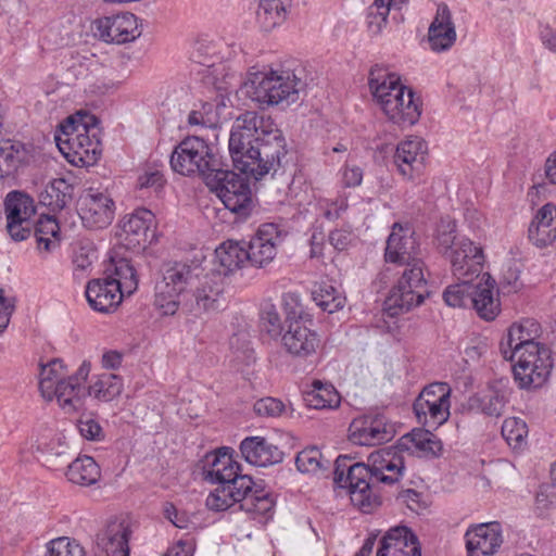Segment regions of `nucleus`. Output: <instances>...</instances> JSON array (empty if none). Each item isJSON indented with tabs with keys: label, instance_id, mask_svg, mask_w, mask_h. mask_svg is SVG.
Here are the masks:
<instances>
[{
	"label": "nucleus",
	"instance_id": "f257e3e1",
	"mask_svg": "<svg viewBox=\"0 0 556 556\" xmlns=\"http://www.w3.org/2000/svg\"><path fill=\"white\" fill-rule=\"evenodd\" d=\"M229 153L236 169L258 180L280 166L285 138L269 116L245 112L232 124Z\"/></svg>",
	"mask_w": 556,
	"mask_h": 556
},
{
	"label": "nucleus",
	"instance_id": "f03ea898",
	"mask_svg": "<svg viewBox=\"0 0 556 556\" xmlns=\"http://www.w3.org/2000/svg\"><path fill=\"white\" fill-rule=\"evenodd\" d=\"M404 468L402 456L392 450L372 452L367 465H349L346 457H339L336 460L333 481L340 488H346L352 503L368 513L378 503V496L374 492L375 483L397 482Z\"/></svg>",
	"mask_w": 556,
	"mask_h": 556
},
{
	"label": "nucleus",
	"instance_id": "7ed1b4c3",
	"mask_svg": "<svg viewBox=\"0 0 556 556\" xmlns=\"http://www.w3.org/2000/svg\"><path fill=\"white\" fill-rule=\"evenodd\" d=\"M99 127L93 115L76 113L68 116L55 131L60 152L75 166H91L101 154Z\"/></svg>",
	"mask_w": 556,
	"mask_h": 556
},
{
	"label": "nucleus",
	"instance_id": "20e7f679",
	"mask_svg": "<svg viewBox=\"0 0 556 556\" xmlns=\"http://www.w3.org/2000/svg\"><path fill=\"white\" fill-rule=\"evenodd\" d=\"M223 48V43L201 38L194 42L190 59L197 65L193 71L204 85L226 92L241 85V76L237 68L224 61Z\"/></svg>",
	"mask_w": 556,
	"mask_h": 556
},
{
	"label": "nucleus",
	"instance_id": "39448f33",
	"mask_svg": "<svg viewBox=\"0 0 556 556\" xmlns=\"http://www.w3.org/2000/svg\"><path fill=\"white\" fill-rule=\"evenodd\" d=\"M303 84L290 70L250 73L247 93L260 105H290L299 99Z\"/></svg>",
	"mask_w": 556,
	"mask_h": 556
},
{
	"label": "nucleus",
	"instance_id": "423d86ee",
	"mask_svg": "<svg viewBox=\"0 0 556 556\" xmlns=\"http://www.w3.org/2000/svg\"><path fill=\"white\" fill-rule=\"evenodd\" d=\"M204 269L197 262H169L163 267V278L155 288V306L163 315H174L180 296L188 298Z\"/></svg>",
	"mask_w": 556,
	"mask_h": 556
},
{
	"label": "nucleus",
	"instance_id": "0eeeda50",
	"mask_svg": "<svg viewBox=\"0 0 556 556\" xmlns=\"http://www.w3.org/2000/svg\"><path fill=\"white\" fill-rule=\"evenodd\" d=\"M174 172L184 176H199L205 184L212 180L220 167L208 144L199 137L184 139L170 155Z\"/></svg>",
	"mask_w": 556,
	"mask_h": 556
},
{
	"label": "nucleus",
	"instance_id": "6e6552de",
	"mask_svg": "<svg viewBox=\"0 0 556 556\" xmlns=\"http://www.w3.org/2000/svg\"><path fill=\"white\" fill-rule=\"evenodd\" d=\"M425 269V263H413L412 266L404 267L384 301L390 316L408 312L424 303L429 295Z\"/></svg>",
	"mask_w": 556,
	"mask_h": 556
},
{
	"label": "nucleus",
	"instance_id": "1a4fd4ad",
	"mask_svg": "<svg viewBox=\"0 0 556 556\" xmlns=\"http://www.w3.org/2000/svg\"><path fill=\"white\" fill-rule=\"evenodd\" d=\"M513 366L516 382L522 389L540 388L548 379L552 353L544 344H530L525 351L514 354Z\"/></svg>",
	"mask_w": 556,
	"mask_h": 556
},
{
	"label": "nucleus",
	"instance_id": "9d476101",
	"mask_svg": "<svg viewBox=\"0 0 556 556\" xmlns=\"http://www.w3.org/2000/svg\"><path fill=\"white\" fill-rule=\"evenodd\" d=\"M248 176L243 177L219 167L206 185L216 193L226 208L245 217L252 205V191Z\"/></svg>",
	"mask_w": 556,
	"mask_h": 556
},
{
	"label": "nucleus",
	"instance_id": "9b49d317",
	"mask_svg": "<svg viewBox=\"0 0 556 556\" xmlns=\"http://www.w3.org/2000/svg\"><path fill=\"white\" fill-rule=\"evenodd\" d=\"M116 205L106 188L90 186L78 199V214L83 225L89 229H103L115 217Z\"/></svg>",
	"mask_w": 556,
	"mask_h": 556
},
{
	"label": "nucleus",
	"instance_id": "f8f14e48",
	"mask_svg": "<svg viewBox=\"0 0 556 556\" xmlns=\"http://www.w3.org/2000/svg\"><path fill=\"white\" fill-rule=\"evenodd\" d=\"M451 389L447 383L435 382L426 387L414 402V412L420 424L437 429L450 417Z\"/></svg>",
	"mask_w": 556,
	"mask_h": 556
},
{
	"label": "nucleus",
	"instance_id": "ddd939ff",
	"mask_svg": "<svg viewBox=\"0 0 556 556\" xmlns=\"http://www.w3.org/2000/svg\"><path fill=\"white\" fill-rule=\"evenodd\" d=\"M119 238L132 251H143L156 237V219L147 208H138L119 220Z\"/></svg>",
	"mask_w": 556,
	"mask_h": 556
},
{
	"label": "nucleus",
	"instance_id": "4468645a",
	"mask_svg": "<svg viewBox=\"0 0 556 556\" xmlns=\"http://www.w3.org/2000/svg\"><path fill=\"white\" fill-rule=\"evenodd\" d=\"M224 447L205 457L204 478L206 481L218 484H229L236 490H251L252 479L247 475L240 473V465L232 458Z\"/></svg>",
	"mask_w": 556,
	"mask_h": 556
},
{
	"label": "nucleus",
	"instance_id": "2eb2a0df",
	"mask_svg": "<svg viewBox=\"0 0 556 556\" xmlns=\"http://www.w3.org/2000/svg\"><path fill=\"white\" fill-rule=\"evenodd\" d=\"M384 261L404 267H409L413 263H424L419 242L408 223L392 225L384 249Z\"/></svg>",
	"mask_w": 556,
	"mask_h": 556
},
{
	"label": "nucleus",
	"instance_id": "dca6fc26",
	"mask_svg": "<svg viewBox=\"0 0 556 556\" xmlns=\"http://www.w3.org/2000/svg\"><path fill=\"white\" fill-rule=\"evenodd\" d=\"M226 285L227 281L222 275L203 273L186 299V302L197 313L218 311L226 303Z\"/></svg>",
	"mask_w": 556,
	"mask_h": 556
},
{
	"label": "nucleus",
	"instance_id": "f3484780",
	"mask_svg": "<svg viewBox=\"0 0 556 556\" xmlns=\"http://www.w3.org/2000/svg\"><path fill=\"white\" fill-rule=\"evenodd\" d=\"M7 229L14 241L26 240L33 229L34 201L26 194L13 191L5 199Z\"/></svg>",
	"mask_w": 556,
	"mask_h": 556
},
{
	"label": "nucleus",
	"instance_id": "a211bd4d",
	"mask_svg": "<svg viewBox=\"0 0 556 556\" xmlns=\"http://www.w3.org/2000/svg\"><path fill=\"white\" fill-rule=\"evenodd\" d=\"M394 428L381 414H369L354 418L349 427V438L354 444L377 445L390 441Z\"/></svg>",
	"mask_w": 556,
	"mask_h": 556
},
{
	"label": "nucleus",
	"instance_id": "6ab92c4d",
	"mask_svg": "<svg viewBox=\"0 0 556 556\" xmlns=\"http://www.w3.org/2000/svg\"><path fill=\"white\" fill-rule=\"evenodd\" d=\"M427 154L426 141L420 137L409 136L397 144L394 163L405 179L415 180L425 169Z\"/></svg>",
	"mask_w": 556,
	"mask_h": 556
},
{
	"label": "nucleus",
	"instance_id": "aec40b11",
	"mask_svg": "<svg viewBox=\"0 0 556 556\" xmlns=\"http://www.w3.org/2000/svg\"><path fill=\"white\" fill-rule=\"evenodd\" d=\"M282 241V231L275 223L261 225L247 244L248 262L255 267H264L271 263L277 254V247Z\"/></svg>",
	"mask_w": 556,
	"mask_h": 556
},
{
	"label": "nucleus",
	"instance_id": "412c9836",
	"mask_svg": "<svg viewBox=\"0 0 556 556\" xmlns=\"http://www.w3.org/2000/svg\"><path fill=\"white\" fill-rule=\"evenodd\" d=\"M452 270L457 279H471L482 270L484 254L482 248L466 237H460L456 248L448 253Z\"/></svg>",
	"mask_w": 556,
	"mask_h": 556
},
{
	"label": "nucleus",
	"instance_id": "4be33fe9",
	"mask_svg": "<svg viewBox=\"0 0 556 556\" xmlns=\"http://www.w3.org/2000/svg\"><path fill=\"white\" fill-rule=\"evenodd\" d=\"M469 556H492L503 543L502 528L498 522L471 526L465 533Z\"/></svg>",
	"mask_w": 556,
	"mask_h": 556
},
{
	"label": "nucleus",
	"instance_id": "5701e85b",
	"mask_svg": "<svg viewBox=\"0 0 556 556\" xmlns=\"http://www.w3.org/2000/svg\"><path fill=\"white\" fill-rule=\"evenodd\" d=\"M97 29L101 39L117 45L134 41L141 35L137 16L129 12L100 18Z\"/></svg>",
	"mask_w": 556,
	"mask_h": 556
},
{
	"label": "nucleus",
	"instance_id": "b1692460",
	"mask_svg": "<svg viewBox=\"0 0 556 556\" xmlns=\"http://www.w3.org/2000/svg\"><path fill=\"white\" fill-rule=\"evenodd\" d=\"M91 370L89 362H84L76 374L70 376L64 383L59 386L55 390L53 400L58 402L60 407L66 413H73L78 410L83 406L84 399L88 394L85 388V381L87 380Z\"/></svg>",
	"mask_w": 556,
	"mask_h": 556
},
{
	"label": "nucleus",
	"instance_id": "393cba45",
	"mask_svg": "<svg viewBox=\"0 0 556 556\" xmlns=\"http://www.w3.org/2000/svg\"><path fill=\"white\" fill-rule=\"evenodd\" d=\"M542 332L541 325L531 318L514 323L507 332L506 341L501 342V352L506 359H514V354L525 351L530 344H540L536 339Z\"/></svg>",
	"mask_w": 556,
	"mask_h": 556
},
{
	"label": "nucleus",
	"instance_id": "a878e982",
	"mask_svg": "<svg viewBox=\"0 0 556 556\" xmlns=\"http://www.w3.org/2000/svg\"><path fill=\"white\" fill-rule=\"evenodd\" d=\"M368 84L372 97L381 110L384 109V101L394 102L400 97L397 93H406V90L409 89V87L402 84L399 74L380 65L371 67Z\"/></svg>",
	"mask_w": 556,
	"mask_h": 556
},
{
	"label": "nucleus",
	"instance_id": "bb28decb",
	"mask_svg": "<svg viewBox=\"0 0 556 556\" xmlns=\"http://www.w3.org/2000/svg\"><path fill=\"white\" fill-rule=\"evenodd\" d=\"M471 306L484 320H494L501 312L496 282L489 274H483L473 283Z\"/></svg>",
	"mask_w": 556,
	"mask_h": 556
},
{
	"label": "nucleus",
	"instance_id": "cd10ccee",
	"mask_svg": "<svg viewBox=\"0 0 556 556\" xmlns=\"http://www.w3.org/2000/svg\"><path fill=\"white\" fill-rule=\"evenodd\" d=\"M507 403L508 390L498 384H489L472 394L467 401V406L472 413L498 418L504 413Z\"/></svg>",
	"mask_w": 556,
	"mask_h": 556
},
{
	"label": "nucleus",
	"instance_id": "c85d7f7f",
	"mask_svg": "<svg viewBox=\"0 0 556 556\" xmlns=\"http://www.w3.org/2000/svg\"><path fill=\"white\" fill-rule=\"evenodd\" d=\"M456 36L451 10L445 3H440L428 30L430 48L435 52L446 51L455 43Z\"/></svg>",
	"mask_w": 556,
	"mask_h": 556
},
{
	"label": "nucleus",
	"instance_id": "c756f323",
	"mask_svg": "<svg viewBox=\"0 0 556 556\" xmlns=\"http://www.w3.org/2000/svg\"><path fill=\"white\" fill-rule=\"evenodd\" d=\"M416 535L407 527L390 529L381 539L377 556H420Z\"/></svg>",
	"mask_w": 556,
	"mask_h": 556
},
{
	"label": "nucleus",
	"instance_id": "7c9ffc66",
	"mask_svg": "<svg viewBox=\"0 0 556 556\" xmlns=\"http://www.w3.org/2000/svg\"><path fill=\"white\" fill-rule=\"evenodd\" d=\"M240 452L249 464L258 467L278 464L283 458V453L277 445L258 435L243 439L240 443Z\"/></svg>",
	"mask_w": 556,
	"mask_h": 556
},
{
	"label": "nucleus",
	"instance_id": "2f4dec72",
	"mask_svg": "<svg viewBox=\"0 0 556 556\" xmlns=\"http://www.w3.org/2000/svg\"><path fill=\"white\" fill-rule=\"evenodd\" d=\"M85 293L89 305L101 313L117 307L124 298L122 291L106 276L89 281Z\"/></svg>",
	"mask_w": 556,
	"mask_h": 556
},
{
	"label": "nucleus",
	"instance_id": "473e14b6",
	"mask_svg": "<svg viewBox=\"0 0 556 556\" xmlns=\"http://www.w3.org/2000/svg\"><path fill=\"white\" fill-rule=\"evenodd\" d=\"M249 258L247 243L227 240L219 244L214 252V270L226 279L228 274L241 268Z\"/></svg>",
	"mask_w": 556,
	"mask_h": 556
},
{
	"label": "nucleus",
	"instance_id": "72a5a7b5",
	"mask_svg": "<svg viewBox=\"0 0 556 556\" xmlns=\"http://www.w3.org/2000/svg\"><path fill=\"white\" fill-rule=\"evenodd\" d=\"M528 235L530 241L539 248L547 247L556 240L555 204L546 203L538 210L529 226Z\"/></svg>",
	"mask_w": 556,
	"mask_h": 556
},
{
	"label": "nucleus",
	"instance_id": "f704fd0d",
	"mask_svg": "<svg viewBox=\"0 0 556 556\" xmlns=\"http://www.w3.org/2000/svg\"><path fill=\"white\" fill-rule=\"evenodd\" d=\"M318 334L300 321H292L288 331L282 336L286 350L298 357H308L319 346Z\"/></svg>",
	"mask_w": 556,
	"mask_h": 556
},
{
	"label": "nucleus",
	"instance_id": "c9c22d12",
	"mask_svg": "<svg viewBox=\"0 0 556 556\" xmlns=\"http://www.w3.org/2000/svg\"><path fill=\"white\" fill-rule=\"evenodd\" d=\"M399 94V99H395L394 102L384 101L382 112L392 123L401 127L412 126L420 117L419 103L410 88L406 90V93Z\"/></svg>",
	"mask_w": 556,
	"mask_h": 556
},
{
	"label": "nucleus",
	"instance_id": "e433bc0d",
	"mask_svg": "<svg viewBox=\"0 0 556 556\" xmlns=\"http://www.w3.org/2000/svg\"><path fill=\"white\" fill-rule=\"evenodd\" d=\"M130 531L125 522L113 521L97 536V546L105 556H129Z\"/></svg>",
	"mask_w": 556,
	"mask_h": 556
},
{
	"label": "nucleus",
	"instance_id": "4c0bfd02",
	"mask_svg": "<svg viewBox=\"0 0 556 556\" xmlns=\"http://www.w3.org/2000/svg\"><path fill=\"white\" fill-rule=\"evenodd\" d=\"M105 273L112 283L122 291L123 296L131 295L137 290V271L128 260L123 257L112 258Z\"/></svg>",
	"mask_w": 556,
	"mask_h": 556
},
{
	"label": "nucleus",
	"instance_id": "58836bf2",
	"mask_svg": "<svg viewBox=\"0 0 556 556\" xmlns=\"http://www.w3.org/2000/svg\"><path fill=\"white\" fill-rule=\"evenodd\" d=\"M291 8V0H260L256 21L261 28L270 31L281 25Z\"/></svg>",
	"mask_w": 556,
	"mask_h": 556
},
{
	"label": "nucleus",
	"instance_id": "ea45409f",
	"mask_svg": "<svg viewBox=\"0 0 556 556\" xmlns=\"http://www.w3.org/2000/svg\"><path fill=\"white\" fill-rule=\"evenodd\" d=\"M68 377L64 363L61 359H52L48 364L42 365L39 374V390L42 397L47 401H53L55 390Z\"/></svg>",
	"mask_w": 556,
	"mask_h": 556
},
{
	"label": "nucleus",
	"instance_id": "a19ab883",
	"mask_svg": "<svg viewBox=\"0 0 556 556\" xmlns=\"http://www.w3.org/2000/svg\"><path fill=\"white\" fill-rule=\"evenodd\" d=\"M401 446L422 456H435L442 448L441 442L429 430L417 429L401 439Z\"/></svg>",
	"mask_w": 556,
	"mask_h": 556
},
{
	"label": "nucleus",
	"instance_id": "79ce46f5",
	"mask_svg": "<svg viewBox=\"0 0 556 556\" xmlns=\"http://www.w3.org/2000/svg\"><path fill=\"white\" fill-rule=\"evenodd\" d=\"M27 151L23 143L0 141V179L12 176L25 161Z\"/></svg>",
	"mask_w": 556,
	"mask_h": 556
},
{
	"label": "nucleus",
	"instance_id": "37998d69",
	"mask_svg": "<svg viewBox=\"0 0 556 556\" xmlns=\"http://www.w3.org/2000/svg\"><path fill=\"white\" fill-rule=\"evenodd\" d=\"M101 471L99 465L90 456H80L72 462L67 468V479L79 485H91L98 482Z\"/></svg>",
	"mask_w": 556,
	"mask_h": 556
},
{
	"label": "nucleus",
	"instance_id": "c03bdc74",
	"mask_svg": "<svg viewBox=\"0 0 556 556\" xmlns=\"http://www.w3.org/2000/svg\"><path fill=\"white\" fill-rule=\"evenodd\" d=\"M340 401L341 397L334 387L319 380L312 383V389L305 395L306 404L315 409L336 408Z\"/></svg>",
	"mask_w": 556,
	"mask_h": 556
},
{
	"label": "nucleus",
	"instance_id": "a18cd8bd",
	"mask_svg": "<svg viewBox=\"0 0 556 556\" xmlns=\"http://www.w3.org/2000/svg\"><path fill=\"white\" fill-rule=\"evenodd\" d=\"M251 490H236L229 484H218L212 491L205 501L206 507L213 511H225L236 503H242V500Z\"/></svg>",
	"mask_w": 556,
	"mask_h": 556
},
{
	"label": "nucleus",
	"instance_id": "49530a36",
	"mask_svg": "<svg viewBox=\"0 0 556 556\" xmlns=\"http://www.w3.org/2000/svg\"><path fill=\"white\" fill-rule=\"evenodd\" d=\"M312 298L323 311L334 313L345 304V296L333 285L323 281L315 286Z\"/></svg>",
	"mask_w": 556,
	"mask_h": 556
},
{
	"label": "nucleus",
	"instance_id": "de8ad7c7",
	"mask_svg": "<svg viewBox=\"0 0 556 556\" xmlns=\"http://www.w3.org/2000/svg\"><path fill=\"white\" fill-rule=\"evenodd\" d=\"M405 0H375L368 8L367 24L369 30L378 34L387 25L391 10H400Z\"/></svg>",
	"mask_w": 556,
	"mask_h": 556
},
{
	"label": "nucleus",
	"instance_id": "09e8293b",
	"mask_svg": "<svg viewBox=\"0 0 556 556\" xmlns=\"http://www.w3.org/2000/svg\"><path fill=\"white\" fill-rule=\"evenodd\" d=\"M295 465L302 473L318 476L328 470L330 462L324 458L317 447H307L298 453Z\"/></svg>",
	"mask_w": 556,
	"mask_h": 556
},
{
	"label": "nucleus",
	"instance_id": "8fccbe9b",
	"mask_svg": "<svg viewBox=\"0 0 556 556\" xmlns=\"http://www.w3.org/2000/svg\"><path fill=\"white\" fill-rule=\"evenodd\" d=\"M35 228V237L37 239L38 249L41 251L50 252L58 247L56 237L59 235V224L52 216L43 215L36 224H33Z\"/></svg>",
	"mask_w": 556,
	"mask_h": 556
},
{
	"label": "nucleus",
	"instance_id": "3c124183",
	"mask_svg": "<svg viewBox=\"0 0 556 556\" xmlns=\"http://www.w3.org/2000/svg\"><path fill=\"white\" fill-rule=\"evenodd\" d=\"M123 391V380L114 374H103L88 388V394L96 399L109 402Z\"/></svg>",
	"mask_w": 556,
	"mask_h": 556
},
{
	"label": "nucleus",
	"instance_id": "603ef678",
	"mask_svg": "<svg viewBox=\"0 0 556 556\" xmlns=\"http://www.w3.org/2000/svg\"><path fill=\"white\" fill-rule=\"evenodd\" d=\"M502 435L514 451H521L527 445L528 427L518 417H508L503 421Z\"/></svg>",
	"mask_w": 556,
	"mask_h": 556
},
{
	"label": "nucleus",
	"instance_id": "864d4df0",
	"mask_svg": "<svg viewBox=\"0 0 556 556\" xmlns=\"http://www.w3.org/2000/svg\"><path fill=\"white\" fill-rule=\"evenodd\" d=\"M448 286L443 292L445 303L451 307L471 306L473 283L469 279Z\"/></svg>",
	"mask_w": 556,
	"mask_h": 556
},
{
	"label": "nucleus",
	"instance_id": "5fc2aeb1",
	"mask_svg": "<svg viewBox=\"0 0 556 556\" xmlns=\"http://www.w3.org/2000/svg\"><path fill=\"white\" fill-rule=\"evenodd\" d=\"M275 506V500L269 493L264 491H251L245 495L240 504V508L248 513L267 516L269 515Z\"/></svg>",
	"mask_w": 556,
	"mask_h": 556
},
{
	"label": "nucleus",
	"instance_id": "6e6d98bb",
	"mask_svg": "<svg viewBox=\"0 0 556 556\" xmlns=\"http://www.w3.org/2000/svg\"><path fill=\"white\" fill-rule=\"evenodd\" d=\"M460 237L456 236V223L451 218H442L437 231V244L440 252L448 256Z\"/></svg>",
	"mask_w": 556,
	"mask_h": 556
},
{
	"label": "nucleus",
	"instance_id": "4d7b16f0",
	"mask_svg": "<svg viewBox=\"0 0 556 556\" xmlns=\"http://www.w3.org/2000/svg\"><path fill=\"white\" fill-rule=\"evenodd\" d=\"M49 205L63 208L72 198L73 187L63 178L52 180L46 189Z\"/></svg>",
	"mask_w": 556,
	"mask_h": 556
},
{
	"label": "nucleus",
	"instance_id": "13d9d810",
	"mask_svg": "<svg viewBox=\"0 0 556 556\" xmlns=\"http://www.w3.org/2000/svg\"><path fill=\"white\" fill-rule=\"evenodd\" d=\"M46 556H84V548L76 541L61 536L47 544Z\"/></svg>",
	"mask_w": 556,
	"mask_h": 556
},
{
	"label": "nucleus",
	"instance_id": "bf43d9fd",
	"mask_svg": "<svg viewBox=\"0 0 556 556\" xmlns=\"http://www.w3.org/2000/svg\"><path fill=\"white\" fill-rule=\"evenodd\" d=\"M165 184L164 175L159 169H148L137 179V186L140 190H149L159 193Z\"/></svg>",
	"mask_w": 556,
	"mask_h": 556
},
{
	"label": "nucleus",
	"instance_id": "052dcab7",
	"mask_svg": "<svg viewBox=\"0 0 556 556\" xmlns=\"http://www.w3.org/2000/svg\"><path fill=\"white\" fill-rule=\"evenodd\" d=\"M282 305L288 318L293 321L302 320L306 317L301 298L295 292H287L282 295Z\"/></svg>",
	"mask_w": 556,
	"mask_h": 556
},
{
	"label": "nucleus",
	"instance_id": "680f3d73",
	"mask_svg": "<svg viewBox=\"0 0 556 556\" xmlns=\"http://www.w3.org/2000/svg\"><path fill=\"white\" fill-rule=\"evenodd\" d=\"M340 182L345 188H356L363 181V169L353 163L346 162L339 172Z\"/></svg>",
	"mask_w": 556,
	"mask_h": 556
},
{
	"label": "nucleus",
	"instance_id": "e2e57ef3",
	"mask_svg": "<svg viewBox=\"0 0 556 556\" xmlns=\"http://www.w3.org/2000/svg\"><path fill=\"white\" fill-rule=\"evenodd\" d=\"M254 410L258 416L278 417L285 410V404L275 397H264L255 402Z\"/></svg>",
	"mask_w": 556,
	"mask_h": 556
},
{
	"label": "nucleus",
	"instance_id": "0e129e2a",
	"mask_svg": "<svg viewBox=\"0 0 556 556\" xmlns=\"http://www.w3.org/2000/svg\"><path fill=\"white\" fill-rule=\"evenodd\" d=\"M318 206L327 219L333 220L339 218L342 212L348 208V200L345 198L336 200L320 199Z\"/></svg>",
	"mask_w": 556,
	"mask_h": 556
},
{
	"label": "nucleus",
	"instance_id": "69168bd1",
	"mask_svg": "<svg viewBox=\"0 0 556 556\" xmlns=\"http://www.w3.org/2000/svg\"><path fill=\"white\" fill-rule=\"evenodd\" d=\"M14 311L15 298L8 295L4 289L0 288V334L8 328Z\"/></svg>",
	"mask_w": 556,
	"mask_h": 556
},
{
	"label": "nucleus",
	"instance_id": "338daca9",
	"mask_svg": "<svg viewBox=\"0 0 556 556\" xmlns=\"http://www.w3.org/2000/svg\"><path fill=\"white\" fill-rule=\"evenodd\" d=\"M97 258L96 251L90 247H78L73 253V265L75 270L88 269Z\"/></svg>",
	"mask_w": 556,
	"mask_h": 556
},
{
	"label": "nucleus",
	"instance_id": "774afa93",
	"mask_svg": "<svg viewBox=\"0 0 556 556\" xmlns=\"http://www.w3.org/2000/svg\"><path fill=\"white\" fill-rule=\"evenodd\" d=\"M262 323L268 333L276 336L281 328V318L274 305H266L262 312Z\"/></svg>",
	"mask_w": 556,
	"mask_h": 556
}]
</instances>
